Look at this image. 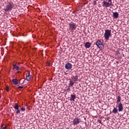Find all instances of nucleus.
<instances>
[{
	"mask_svg": "<svg viewBox=\"0 0 129 129\" xmlns=\"http://www.w3.org/2000/svg\"><path fill=\"white\" fill-rule=\"evenodd\" d=\"M110 35H111V30L109 29H106L105 31V33L104 35V37L106 41H108V40H109V37H110Z\"/></svg>",
	"mask_w": 129,
	"mask_h": 129,
	"instance_id": "nucleus-1",
	"label": "nucleus"
},
{
	"mask_svg": "<svg viewBox=\"0 0 129 129\" xmlns=\"http://www.w3.org/2000/svg\"><path fill=\"white\" fill-rule=\"evenodd\" d=\"M69 30H70V31H74L76 30V28H77V25L73 22L69 23Z\"/></svg>",
	"mask_w": 129,
	"mask_h": 129,
	"instance_id": "nucleus-2",
	"label": "nucleus"
},
{
	"mask_svg": "<svg viewBox=\"0 0 129 129\" xmlns=\"http://www.w3.org/2000/svg\"><path fill=\"white\" fill-rule=\"evenodd\" d=\"M108 2H106V1H104L103 2L102 6L103 8H109L111 6H112V2H111V0H108Z\"/></svg>",
	"mask_w": 129,
	"mask_h": 129,
	"instance_id": "nucleus-3",
	"label": "nucleus"
},
{
	"mask_svg": "<svg viewBox=\"0 0 129 129\" xmlns=\"http://www.w3.org/2000/svg\"><path fill=\"white\" fill-rule=\"evenodd\" d=\"M96 45L98 47L99 49H103L104 47V45H103V44H102V42H101L100 40H97L96 42Z\"/></svg>",
	"mask_w": 129,
	"mask_h": 129,
	"instance_id": "nucleus-4",
	"label": "nucleus"
},
{
	"mask_svg": "<svg viewBox=\"0 0 129 129\" xmlns=\"http://www.w3.org/2000/svg\"><path fill=\"white\" fill-rule=\"evenodd\" d=\"M12 9L13 5L11 4V3H9L5 9V11H6V12H8V11H11Z\"/></svg>",
	"mask_w": 129,
	"mask_h": 129,
	"instance_id": "nucleus-5",
	"label": "nucleus"
},
{
	"mask_svg": "<svg viewBox=\"0 0 129 129\" xmlns=\"http://www.w3.org/2000/svg\"><path fill=\"white\" fill-rule=\"evenodd\" d=\"M65 68L67 70H70V69L72 68V64H71L70 62H67L65 65Z\"/></svg>",
	"mask_w": 129,
	"mask_h": 129,
	"instance_id": "nucleus-6",
	"label": "nucleus"
},
{
	"mask_svg": "<svg viewBox=\"0 0 129 129\" xmlns=\"http://www.w3.org/2000/svg\"><path fill=\"white\" fill-rule=\"evenodd\" d=\"M80 119L78 117H76L73 120V124H78L79 123Z\"/></svg>",
	"mask_w": 129,
	"mask_h": 129,
	"instance_id": "nucleus-7",
	"label": "nucleus"
},
{
	"mask_svg": "<svg viewBox=\"0 0 129 129\" xmlns=\"http://www.w3.org/2000/svg\"><path fill=\"white\" fill-rule=\"evenodd\" d=\"M118 107L119 111H122V110H123V106H122V104L121 103L118 104Z\"/></svg>",
	"mask_w": 129,
	"mask_h": 129,
	"instance_id": "nucleus-8",
	"label": "nucleus"
},
{
	"mask_svg": "<svg viewBox=\"0 0 129 129\" xmlns=\"http://www.w3.org/2000/svg\"><path fill=\"white\" fill-rule=\"evenodd\" d=\"M76 99V95H71V98L70 99V101H75V99Z\"/></svg>",
	"mask_w": 129,
	"mask_h": 129,
	"instance_id": "nucleus-9",
	"label": "nucleus"
},
{
	"mask_svg": "<svg viewBox=\"0 0 129 129\" xmlns=\"http://www.w3.org/2000/svg\"><path fill=\"white\" fill-rule=\"evenodd\" d=\"M91 46V43L90 42H86L85 44V48H90Z\"/></svg>",
	"mask_w": 129,
	"mask_h": 129,
	"instance_id": "nucleus-10",
	"label": "nucleus"
},
{
	"mask_svg": "<svg viewBox=\"0 0 129 129\" xmlns=\"http://www.w3.org/2000/svg\"><path fill=\"white\" fill-rule=\"evenodd\" d=\"M72 79H73V81H75V82H76V81H77L78 80V76H77V75L73 76L72 77Z\"/></svg>",
	"mask_w": 129,
	"mask_h": 129,
	"instance_id": "nucleus-11",
	"label": "nucleus"
},
{
	"mask_svg": "<svg viewBox=\"0 0 129 129\" xmlns=\"http://www.w3.org/2000/svg\"><path fill=\"white\" fill-rule=\"evenodd\" d=\"M12 82L15 85H18L19 82H18V80L17 79H14L12 80Z\"/></svg>",
	"mask_w": 129,
	"mask_h": 129,
	"instance_id": "nucleus-12",
	"label": "nucleus"
},
{
	"mask_svg": "<svg viewBox=\"0 0 129 129\" xmlns=\"http://www.w3.org/2000/svg\"><path fill=\"white\" fill-rule=\"evenodd\" d=\"M113 17L114 18V19H116L117 18H118V13L115 12L113 14Z\"/></svg>",
	"mask_w": 129,
	"mask_h": 129,
	"instance_id": "nucleus-13",
	"label": "nucleus"
},
{
	"mask_svg": "<svg viewBox=\"0 0 129 129\" xmlns=\"http://www.w3.org/2000/svg\"><path fill=\"white\" fill-rule=\"evenodd\" d=\"M26 80L30 81L31 80V76L30 75V72H29L28 75H26Z\"/></svg>",
	"mask_w": 129,
	"mask_h": 129,
	"instance_id": "nucleus-14",
	"label": "nucleus"
},
{
	"mask_svg": "<svg viewBox=\"0 0 129 129\" xmlns=\"http://www.w3.org/2000/svg\"><path fill=\"white\" fill-rule=\"evenodd\" d=\"M113 113H114V114H116L118 112V110L116 109V108L114 107V109L112 110Z\"/></svg>",
	"mask_w": 129,
	"mask_h": 129,
	"instance_id": "nucleus-15",
	"label": "nucleus"
},
{
	"mask_svg": "<svg viewBox=\"0 0 129 129\" xmlns=\"http://www.w3.org/2000/svg\"><path fill=\"white\" fill-rule=\"evenodd\" d=\"M14 69H16V70H19L20 69V68L18 66H17L16 64H14L13 65V70Z\"/></svg>",
	"mask_w": 129,
	"mask_h": 129,
	"instance_id": "nucleus-16",
	"label": "nucleus"
},
{
	"mask_svg": "<svg viewBox=\"0 0 129 129\" xmlns=\"http://www.w3.org/2000/svg\"><path fill=\"white\" fill-rule=\"evenodd\" d=\"M14 108H15V109H19V105L18 104V103H15L14 104Z\"/></svg>",
	"mask_w": 129,
	"mask_h": 129,
	"instance_id": "nucleus-17",
	"label": "nucleus"
},
{
	"mask_svg": "<svg viewBox=\"0 0 129 129\" xmlns=\"http://www.w3.org/2000/svg\"><path fill=\"white\" fill-rule=\"evenodd\" d=\"M74 85V82H73V81H70V84H69V87L73 86Z\"/></svg>",
	"mask_w": 129,
	"mask_h": 129,
	"instance_id": "nucleus-18",
	"label": "nucleus"
},
{
	"mask_svg": "<svg viewBox=\"0 0 129 129\" xmlns=\"http://www.w3.org/2000/svg\"><path fill=\"white\" fill-rule=\"evenodd\" d=\"M120 100H121V98L120 97V96H118L117 99V103H118V102H120Z\"/></svg>",
	"mask_w": 129,
	"mask_h": 129,
	"instance_id": "nucleus-19",
	"label": "nucleus"
},
{
	"mask_svg": "<svg viewBox=\"0 0 129 129\" xmlns=\"http://www.w3.org/2000/svg\"><path fill=\"white\" fill-rule=\"evenodd\" d=\"M46 65L49 67H51V66H52V64H51V62H50V61H47Z\"/></svg>",
	"mask_w": 129,
	"mask_h": 129,
	"instance_id": "nucleus-20",
	"label": "nucleus"
},
{
	"mask_svg": "<svg viewBox=\"0 0 129 129\" xmlns=\"http://www.w3.org/2000/svg\"><path fill=\"white\" fill-rule=\"evenodd\" d=\"M20 110L18 109H17V111H16V114H18V113H20Z\"/></svg>",
	"mask_w": 129,
	"mask_h": 129,
	"instance_id": "nucleus-21",
	"label": "nucleus"
},
{
	"mask_svg": "<svg viewBox=\"0 0 129 129\" xmlns=\"http://www.w3.org/2000/svg\"><path fill=\"white\" fill-rule=\"evenodd\" d=\"M21 110H22L23 111H25V110H26V109L22 107L21 108Z\"/></svg>",
	"mask_w": 129,
	"mask_h": 129,
	"instance_id": "nucleus-22",
	"label": "nucleus"
},
{
	"mask_svg": "<svg viewBox=\"0 0 129 129\" xmlns=\"http://www.w3.org/2000/svg\"><path fill=\"white\" fill-rule=\"evenodd\" d=\"M98 122H99V123H101V120L100 119H98Z\"/></svg>",
	"mask_w": 129,
	"mask_h": 129,
	"instance_id": "nucleus-23",
	"label": "nucleus"
},
{
	"mask_svg": "<svg viewBox=\"0 0 129 129\" xmlns=\"http://www.w3.org/2000/svg\"><path fill=\"white\" fill-rule=\"evenodd\" d=\"M9 87H6V91H9Z\"/></svg>",
	"mask_w": 129,
	"mask_h": 129,
	"instance_id": "nucleus-24",
	"label": "nucleus"
},
{
	"mask_svg": "<svg viewBox=\"0 0 129 129\" xmlns=\"http://www.w3.org/2000/svg\"><path fill=\"white\" fill-rule=\"evenodd\" d=\"M18 88H24V87L19 86Z\"/></svg>",
	"mask_w": 129,
	"mask_h": 129,
	"instance_id": "nucleus-25",
	"label": "nucleus"
},
{
	"mask_svg": "<svg viewBox=\"0 0 129 129\" xmlns=\"http://www.w3.org/2000/svg\"><path fill=\"white\" fill-rule=\"evenodd\" d=\"M7 128V126H5L3 127V129H6Z\"/></svg>",
	"mask_w": 129,
	"mask_h": 129,
	"instance_id": "nucleus-26",
	"label": "nucleus"
},
{
	"mask_svg": "<svg viewBox=\"0 0 129 129\" xmlns=\"http://www.w3.org/2000/svg\"><path fill=\"white\" fill-rule=\"evenodd\" d=\"M24 84V82L22 83L21 84Z\"/></svg>",
	"mask_w": 129,
	"mask_h": 129,
	"instance_id": "nucleus-27",
	"label": "nucleus"
},
{
	"mask_svg": "<svg viewBox=\"0 0 129 129\" xmlns=\"http://www.w3.org/2000/svg\"><path fill=\"white\" fill-rule=\"evenodd\" d=\"M18 73H20V72H18Z\"/></svg>",
	"mask_w": 129,
	"mask_h": 129,
	"instance_id": "nucleus-28",
	"label": "nucleus"
},
{
	"mask_svg": "<svg viewBox=\"0 0 129 129\" xmlns=\"http://www.w3.org/2000/svg\"><path fill=\"white\" fill-rule=\"evenodd\" d=\"M1 129H3V128H1Z\"/></svg>",
	"mask_w": 129,
	"mask_h": 129,
	"instance_id": "nucleus-29",
	"label": "nucleus"
}]
</instances>
